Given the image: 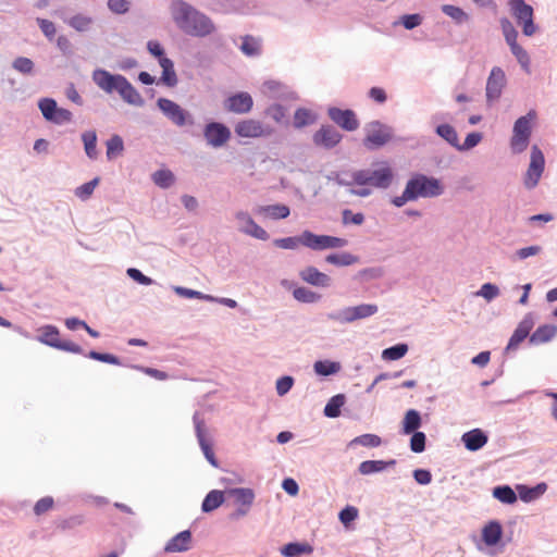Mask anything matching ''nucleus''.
<instances>
[{
	"mask_svg": "<svg viewBox=\"0 0 557 557\" xmlns=\"http://www.w3.org/2000/svg\"><path fill=\"white\" fill-rule=\"evenodd\" d=\"M329 117L341 128L354 132L359 127V120L352 110L332 107L327 110Z\"/></svg>",
	"mask_w": 557,
	"mask_h": 557,
	"instance_id": "12",
	"label": "nucleus"
},
{
	"mask_svg": "<svg viewBox=\"0 0 557 557\" xmlns=\"http://www.w3.org/2000/svg\"><path fill=\"white\" fill-rule=\"evenodd\" d=\"M38 107L47 121H50L58 108L55 100L44 98L39 101Z\"/></svg>",
	"mask_w": 557,
	"mask_h": 557,
	"instance_id": "51",
	"label": "nucleus"
},
{
	"mask_svg": "<svg viewBox=\"0 0 557 557\" xmlns=\"http://www.w3.org/2000/svg\"><path fill=\"white\" fill-rule=\"evenodd\" d=\"M253 107L252 97L245 91L235 94L225 100V109L236 114H246Z\"/></svg>",
	"mask_w": 557,
	"mask_h": 557,
	"instance_id": "16",
	"label": "nucleus"
},
{
	"mask_svg": "<svg viewBox=\"0 0 557 557\" xmlns=\"http://www.w3.org/2000/svg\"><path fill=\"white\" fill-rule=\"evenodd\" d=\"M364 221V216L362 213H352L350 210L346 209L343 211V223L344 224H356L360 225Z\"/></svg>",
	"mask_w": 557,
	"mask_h": 557,
	"instance_id": "64",
	"label": "nucleus"
},
{
	"mask_svg": "<svg viewBox=\"0 0 557 557\" xmlns=\"http://www.w3.org/2000/svg\"><path fill=\"white\" fill-rule=\"evenodd\" d=\"M174 292L182 296V297H186V298H197V299H206V300H209V301H213L215 300L214 297L212 296H209V295H205L198 290H194V289H189V288H185V287H181V286H176L174 287Z\"/></svg>",
	"mask_w": 557,
	"mask_h": 557,
	"instance_id": "52",
	"label": "nucleus"
},
{
	"mask_svg": "<svg viewBox=\"0 0 557 557\" xmlns=\"http://www.w3.org/2000/svg\"><path fill=\"white\" fill-rule=\"evenodd\" d=\"M510 48L511 53L516 57L520 65L529 72L530 57L528 52L518 44L517 40L507 44Z\"/></svg>",
	"mask_w": 557,
	"mask_h": 557,
	"instance_id": "37",
	"label": "nucleus"
},
{
	"mask_svg": "<svg viewBox=\"0 0 557 557\" xmlns=\"http://www.w3.org/2000/svg\"><path fill=\"white\" fill-rule=\"evenodd\" d=\"M408 351V346L406 344H398L386 348L382 352V357L385 360H398L403 358Z\"/></svg>",
	"mask_w": 557,
	"mask_h": 557,
	"instance_id": "47",
	"label": "nucleus"
},
{
	"mask_svg": "<svg viewBox=\"0 0 557 557\" xmlns=\"http://www.w3.org/2000/svg\"><path fill=\"white\" fill-rule=\"evenodd\" d=\"M38 341L48 346L58 348L61 342L60 332L53 325H46L39 330Z\"/></svg>",
	"mask_w": 557,
	"mask_h": 557,
	"instance_id": "26",
	"label": "nucleus"
},
{
	"mask_svg": "<svg viewBox=\"0 0 557 557\" xmlns=\"http://www.w3.org/2000/svg\"><path fill=\"white\" fill-rule=\"evenodd\" d=\"M12 66L22 74H30L34 70V62L29 58L18 57L13 61Z\"/></svg>",
	"mask_w": 557,
	"mask_h": 557,
	"instance_id": "53",
	"label": "nucleus"
},
{
	"mask_svg": "<svg viewBox=\"0 0 557 557\" xmlns=\"http://www.w3.org/2000/svg\"><path fill=\"white\" fill-rule=\"evenodd\" d=\"M236 219L244 223V226L240 230L245 234L262 240L268 239L269 235L267 231L259 226L247 212H237Z\"/></svg>",
	"mask_w": 557,
	"mask_h": 557,
	"instance_id": "18",
	"label": "nucleus"
},
{
	"mask_svg": "<svg viewBox=\"0 0 557 557\" xmlns=\"http://www.w3.org/2000/svg\"><path fill=\"white\" fill-rule=\"evenodd\" d=\"M240 50L248 57L258 55L261 51L260 40L250 35H247L243 37Z\"/></svg>",
	"mask_w": 557,
	"mask_h": 557,
	"instance_id": "35",
	"label": "nucleus"
},
{
	"mask_svg": "<svg viewBox=\"0 0 557 557\" xmlns=\"http://www.w3.org/2000/svg\"><path fill=\"white\" fill-rule=\"evenodd\" d=\"M193 535L189 530H184L170 539L164 546L165 553H183L191 547Z\"/></svg>",
	"mask_w": 557,
	"mask_h": 557,
	"instance_id": "17",
	"label": "nucleus"
},
{
	"mask_svg": "<svg viewBox=\"0 0 557 557\" xmlns=\"http://www.w3.org/2000/svg\"><path fill=\"white\" fill-rule=\"evenodd\" d=\"M506 84V76L500 67H493L486 83V99L488 102L497 100Z\"/></svg>",
	"mask_w": 557,
	"mask_h": 557,
	"instance_id": "14",
	"label": "nucleus"
},
{
	"mask_svg": "<svg viewBox=\"0 0 557 557\" xmlns=\"http://www.w3.org/2000/svg\"><path fill=\"white\" fill-rule=\"evenodd\" d=\"M108 8L116 14H124L129 9L127 0H108Z\"/></svg>",
	"mask_w": 557,
	"mask_h": 557,
	"instance_id": "61",
	"label": "nucleus"
},
{
	"mask_svg": "<svg viewBox=\"0 0 557 557\" xmlns=\"http://www.w3.org/2000/svg\"><path fill=\"white\" fill-rule=\"evenodd\" d=\"M436 133L438 136L444 138L447 143H449L454 147H459V138L456 129L449 124H442L436 127Z\"/></svg>",
	"mask_w": 557,
	"mask_h": 557,
	"instance_id": "39",
	"label": "nucleus"
},
{
	"mask_svg": "<svg viewBox=\"0 0 557 557\" xmlns=\"http://www.w3.org/2000/svg\"><path fill=\"white\" fill-rule=\"evenodd\" d=\"M274 245L282 249H296L299 245H302V234L296 237H285L274 240Z\"/></svg>",
	"mask_w": 557,
	"mask_h": 557,
	"instance_id": "56",
	"label": "nucleus"
},
{
	"mask_svg": "<svg viewBox=\"0 0 557 557\" xmlns=\"http://www.w3.org/2000/svg\"><path fill=\"white\" fill-rule=\"evenodd\" d=\"M228 494L234 497V502L237 506L251 507L255 499V493L251 488H232L228 491Z\"/></svg>",
	"mask_w": 557,
	"mask_h": 557,
	"instance_id": "28",
	"label": "nucleus"
},
{
	"mask_svg": "<svg viewBox=\"0 0 557 557\" xmlns=\"http://www.w3.org/2000/svg\"><path fill=\"white\" fill-rule=\"evenodd\" d=\"M82 139H83V143H84L86 154L90 159H96L97 156H98V151H97V135H96V133L94 131L85 132L82 135Z\"/></svg>",
	"mask_w": 557,
	"mask_h": 557,
	"instance_id": "38",
	"label": "nucleus"
},
{
	"mask_svg": "<svg viewBox=\"0 0 557 557\" xmlns=\"http://www.w3.org/2000/svg\"><path fill=\"white\" fill-rule=\"evenodd\" d=\"M121 77L122 75H112L104 70H96L92 73V79L95 84L107 92H112L115 90Z\"/></svg>",
	"mask_w": 557,
	"mask_h": 557,
	"instance_id": "20",
	"label": "nucleus"
},
{
	"mask_svg": "<svg viewBox=\"0 0 557 557\" xmlns=\"http://www.w3.org/2000/svg\"><path fill=\"white\" fill-rule=\"evenodd\" d=\"M72 121V112L67 109L63 108H57L54 115L50 120V122H53L55 124H63L69 123Z\"/></svg>",
	"mask_w": 557,
	"mask_h": 557,
	"instance_id": "62",
	"label": "nucleus"
},
{
	"mask_svg": "<svg viewBox=\"0 0 557 557\" xmlns=\"http://www.w3.org/2000/svg\"><path fill=\"white\" fill-rule=\"evenodd\" d=\"M302 245L313 250H323L327 248H342L347 245V240L329 235H315L310 231L302 232Z\"/></svg>",
	"mask_w": 557,
	"mask_h": 557,
	"instance_id": "8",
	"label": "nucleus"
},
{
	"mask_svg": "<svg viewBox=\"0 0 557 557\" xmlns=\"http://www.w3.org/2000/svg\"><path fill=\"white\" fill-rule=\"evenodd\" d=\"M377 312V306L372 304H362L355 307H347L338 313L331 314L330 318L342 323H351L356 320L369 318Z\"/></svg>",
	"mask_w": 557,
	"mask_h": 557,
	"instance_id": "9",
	"label": "nucleus"
},
{
	"mask_svg": "<svg viewBox=\"0 0 557 557\" xmlns=\"http://www.w3.org/2000/svg\"><path fill=\"white\" fill-rule=\"evenodd\" d=\"M267 114L276 123H281L286 117V110L281 104H273L267 110Z\"/></svg>",
	"mask_w": 557,
	"mask_h": 557,
	"instance_id": "60",
	"label": "nucleus"
},
{
	"mask_svg": "<svg viewBox=\"0 0 557 557\" xmlns=\"http://www.w3.org/2000/svg\"><path fill=\"white\" fill-rule=\"evenodd\" d=\"M54 500L51 496L40 498L34 506V512L37 516H41L52 509Z\"/></svg>",
	"mask_w": 557,
	"mask_h": 557,
	"instance_id": "58",
	"label": "nucleus"
},
{
	"mask_svg": "<svg viewBox=\"0 0 557 557\" xmlns=\"http://www.w3.org/2000/svg\"><path fill=\"white\" fill-rule=\"evenodd\" d=\"M393 178V169L386 162L376 163L374 169L359 170L352 174L355 184L381 189L387 188L392 184Z\"/></svg>",
	"mask_w": 557,
	"mask_h": 557,
	"instance_id": "2",
	"label": "nucleus"
},
{
	"mask_svg": "<svg viewBox=\"0 0 557 557\" xmlns=\"http://www.w3.org/2000/svg\"><path fill=\"white\" fill-rule=\"evenodd\" d=\"M326 261L329 263L335 264V265H350L355 262H357V258L350 253L344 252V253H333L329 255L326 257Z\"/></svg>",
	"mask_w": 557,
	"mask_h": 557,
	"instance_id": "50",
	"label": "nucleus"
},
{
	"mask_svg": "<svg viewBox=\"0 0 557 557\" xmlns=\"http://www.w3.org/2000/svg\"><path fill=\"white\" fill-rule=\"evenodd\" d=\"M152 180L154 182L156 185L162 187V188H168L170 187L173 183H174V175L171 171L169 170H159L157 172L153 173L152 175Z\"/></svg>",
	"mask_w": 557,
	"mask_h": 557,
	"instance_id": "46",
	"label": "nucleus"
},
{
	"mask_svg": "<svg viewBox=\"0 0 557 557\" xmlns=\"http://www.w3.org/2000/svg\"><path fill=\"white\" fill-rule=\"evenodd\" d=\"M235 133L244 138L265 137L272 134V129L255 119H246L236 123Z\"/></svg>",
	"mask_w": 557,
	"mask_h": 557,
	"instance_id": "10",
	"label": "nucleus"
},
{
	"mask_svg": "<svg viewBox=\"0 0 557 557\" xmlns=\"http://www.w3.org/2000/svg\"><path fill=\"white\" fill-rule=\"evenodd\" d=\"M312 550V546L307 543H288L281 549V553L285 557H296L301 554H311Z\"/></svg>",
	"mask_w": 557,
	"mask_h": 557,
	"instance_id": "33",
	"label": "nucleus"
},
{
	"mask_svg": "<svg viewBox=\"0 0 557 557\" xmlns=\"http://www.w3.org/2000/svg\"><path fill=\"white\" fill-rule=\"evenodd\" d=\"M544 168V154L537 146H533L531 149L530 164L523 177V184L528 189H533L539 184Z\"/></svg>",
	"mask_w": 557,
	"mask_h": 557,
	"instance_id": "7",
	"label": "nucleus"
},
{
	"mask_svg": "<svg viewBox=\"0 0 557 557\" xmlns=\"http://www.w3.org/2000/svg\"><path fill=\"white\" fill-rule=\"evenodd\" d=\"M508 7L517 24L521 26L523 35L533 36L537 32L533 8L524 0H510Z\"/></svg>",
	"mask_w": 557,
	"mask_h": 557,
	"instance_id": "3",
	"label": "nucleus"
},
{
	"mask_svg": "<svg viewBox=\"0 0 557 557\" xmlns=\"http://www.w3.org/2000/svg\"><path fill=\"white\" fill-rule=\"evenodd\" d=\"M159 109L177 126H184L187 122L188 113L176 102L160 98L158 100Z\"/></svg>",
	"mask_w": 557,
	"mask_h": 557,
	"instance_id": "15",
	"label": "nucleus"
},
{
	"mask_svg": "<svg viewBox=\"0 0 557 557\" xmlns=\"http://www.w3.org/2000/svg\"><path fill=\"white\" fill-rule=\"evenodd\" d=\"M341 369L339 363L332 361H317L314 363V371L320 375H331L338 372Z\"/></svg>",
	"mask_w": 557,
	"mask_h": 557,
	"instance_id": "49",
	"label": "nucleus"
},
{
	"mask_svg": "<svg viewBox=\"0 0 557 557\" xmlns=\"http://www.w3.org/2000/svg\"><path fill=\"white\" fill-rule=\"evenodd\" d=\"M478 295L490 301L499 295V288L492 283H485L481 286Z\"/></svg>",
	"mask_w": 557,
	"mask_h": 557,
	"instance_id": "59",
	"label": "nucleus"
},
{
	"mask_svg": "<svg viewBox=\"0 0 557 557\" xmlns=\"http://www.w3.org/2000/svg\"><path fill=\"white\" fill-rule=\"evenodd\" d=\"M224 502V494L221 491L213 490L205 497L201 509L205 512H210L222 505Z\"/></svg>",
	"mask_w": 557,
	"mask_h": 557,
	"instance_id": "32",
	"label": "nucleus"
},
{
	"mask_svg": "<svg viewBox=\"0 0 557 557\" xmlns=\"http://www.w3.org/2000/svg\"><path fill=\"white\" fill-rule=\"evenodd\" d=\"M499 23L507 44L518 39V32L507 17H502Z\"/></svg>",
	"mask_w": 557,
	"mask_h": 557,
	"instance_id": "48",
	"label": "nucleus"
},
{
	"mask_svg": "<svg viewBox=\"0 0 557 557\" xmlns=\"http://www.w3.org/2000/svg\"><path fill=\"white\" fill-rule=\"evenodd\" d=\"M171 11L176 25L188 35L203 37L214 30V25L207 15L183 1H173Z\"/></svg>",
	"mask_w": 557,
	"mask_h": 557,
	"instance_id": "1",
	"label": "nucleus"
},
{
	"mask_svg": "<svg viewBox=\"0 0 557 557\" xmlns=\"http://www.w3.org/2000/svg\"><path fill=\"white\" fill-rule=\"evenodd\" d=\"M293 296L296 300L306 304H312L320 299V295L306 287L295 288L293 292Z\"/></svg>",
	"mask_w": 557,
	"mask_h": 557,
	"instance_id": "45",
	"label": "nucleus"
},
{
	"mask_svg": "<svg viewBox=\"0 0 557 557\" xmlns=\"http://www.w3.org/2000/svg\"><path fill=\"white\" fill-rule=\"evenodd\" d=\"M345 404V396L342 394L333 396L324 407V414L329 418H336L341 414V408Z\"/></svg>",
	"mask_w": 557,
	"mask_h": 557,
	"instance_id": "36",
	"label": "nucleus"
},
{
	"mask_svg": "<svg viewBox=\"0 0 557 557\" xmlns=\"http://www.w3.org/2000/svg\"><path fill=\"white\" fill-rule=\"evenodd\" d=\"M299 276L304 282L313 286L326 287L331 283V278L314 267H307L302 269L299 272Z\"/></svg>",
	"mask_w": 557,
	"mask_h": 557,
	"instance_id": "19",
	"label": "nucleus"
},
{
	"mask_svg": "<svg viewBox=\"0 0 557 557\" xmlns=\"http://www.w3.org/2000/svg\"><path fill=\"white\" fill-rule=\"evenodd\" d=\"M315 146L331 149L342 140L341 133L332 125H323L312 137Z\"/></svg>",
	"mask_w": 557,
	"mask_h": 557,
	"instance_id": "13",
	"label": "nucleus"
},
{
	"mask_svg": "<svg viewBox=\"0 0 557 557\" xmlns=\"http://www.w3.org/2000/svg\"><path fill=\"white\" fill-rule=\"evenodd\" d=\"M315 121H317L315 114L306 108L297 109L294 114V126L296 128H301L304 126L311 125Z\"/></svg>",
	"mask_w": 557,
	"mask_h": 557,
	"instance_id": "34",
	"label": "nucleus"
},
{
	"mask_svg": "<svg viewBox=\"0 0 557 557\" xmlns=\"http://www.w3.org/2000/svg\"><path fill=\"white\" fill-rule=\"evenodd\" d=\"M37 23L47 38L52 39L55 36L57 29L51 21L46 18H37Z\"/></svg>",
	"mask_w": 557,
	"mask_h": 557,
	"instance_id": "63",
	"label": "nucleus"
},
{
	"mask_svg": "<svg viewBox=\"0 0 557 557\" xmlns=\"http://www.w3.org/2000/svg\"><path fill=\"white\" fill-rule=\"evenodd\" d=\"M410 438V449L413 453H422L425 449V434L423 432H413Z\"/></svg>",
	"mask_w": 557,
	"mask_h": 557,
	"instance_id": "57",
	"label": "nucleus"
},
{
	"mask_svg": "<svg viewBox=\"0 0 557 557\" xmlns=\"http://www.w3.org/2000/svg\"><path fill=\"white\" fill-rule=\"evenodd\" d=\"M203 136L208 145L219 148L224 146L231 138V131L222 123L211 122L206 125Z\"/></svg>",
	"mask_w": 557,
	"mask_h": 557,
	"instance_id": "11",
	"label": "nucleus"
},
{
	"mask_svg": "<svg viewBox=\"0 0 557 557\" xmlns=\"http://www.w3.org/2000/svg\"><path fill=\"white\" fill-rule=\"evenodd\" d=\"M258 213L264 214L265 216L277 220V219L287 218L289 215L290 211H289V208L285 205H271V206L260 207L258 209Z\"/></svg>",
	"mask_w": 557,
	"mask_h": 557,
	"instance_id": "30",
	"label": "nucleus"
},
{
	"mask_svg": "<svg viewBox=\"0 0 557 557\" xmlns=\"http://www.w3.org/2000/svg\"><path fill=\"white\" fill-rule=\"evenodd\" d=\"M503 535V529L499 522L491 521L482 530L483 542L487 546L496 545Z\"/></svg>",
	"mask_w": 557,
	"mask_h": 557,
	"instance_id": "25",
	"label": "nucleus"
},
{
	"mask_svg": "<svg viewBox=\"0 0 557 557\" xmlns=\"http://www.w3.org/2000/svg\"><path fill=\"white\" fill-rule=\"evenodd\" d=\"M534 119L535 113L529 112L527 115L521 116L516 121L513 125V135L510 140V147L515 153H521L527 149Z\"/></svg>",
	"mask_w": 557,
	"mask_h": 557,
	"instance_id": "5",
	"label": "nucleus"
},
{
	"mask_svg": "<svg viewBox=\"0 0 557 557\" xmlns=\"http://www.w3.org/2000/svg\"><path fill=\"white\" fill-rule=\"evenodd\" d=\"M124 150L123 140L119 135H113L107 141V158L109 160L114 159L116 156L121 154Z\"/></svg>",
	"mask_w": 557,
	"mask_h": 557,
	"instance_id": "41",
	"label": "nucleus"
},
{
	"mask_svg": "<svg viewBox=\"0 0 557 557\" xmlns=\"http://www.w3.org/2000/svg\"><path fill=\"white\" fill-rule=\"evenodd\" d=\"M98 183H99V178L96 177L92 181L83 184L82 186H79L75 189V195L83 200L88 199L91 196V194L94 193Z\"/></svg>",
	"mask_w": 557,
	"mask_h": 557,
	"instance_id": "54",
	"label": "nucleus"
},
{
	"mask_svg": "<svg viewBox=\"0 0 557 557\" xmlns=\"http://www.w3.org/2000/svg\"><path fill=\"white\" fill-rule=\"evenodd\" d=\"M461 440L466 448L471 451L482 448L487 443V436L480 429L465 433Z\"/></svg>",
	"mask_w": 557,
	"mask_h": 557,
	"instance_id": "23",
	"label": "nucleus"
},
{
	"mask_svg": "<svg viewBox=\"0 0 557 557\" xmlns=\"http://www.w3.org/2000/svg\"><path fill=\"white\" fill-rule=\"evenodd\" d=\"M420 425H421L420 413L414 409L408 410L403 420V433L411 434L413 432H417V430L420 428Z\"/></svg>",
	"mask_w": 557,
	"mask_h": 557,
	"instance_id": "29",
	"label": "nucleus"
},
{
	"mask_svg": "<svg viewBox=\"0 0 557 557\" xmlns=\"http://www.w3.org/2000/svg\"><path fill=\"white\" fill-rule=\"evenodd\" d=\"M557 334V326L553 324H545L539 326L530 336V343L540 345L549 342Z\"/></svg>",
	"mask_w": 557,
	"mask_h": 557,
	"instance_id": "24",
	"label": "nucleus"
},
{
	"mask_svg": "<svg viewBox=\"0 0 557 557\" xmlns=\"http://www.w3.org/2000/svg\"><path fill=\"white\" fill-rule=\"evenodd\" d=\"M67 24L77 32H86L92 24V18L84 14H76L67 21Z\"/></svg>",
	"mask_w": 557,
	"mask_h": 557,
	"instance_id": "42",
	"label": "nucleus"
},
{
	"mask_svg": "<svg viewBox=\"0 0 557 557\" xmlns=\"http://www.w3.org/2000/svg\"><path fill=\"white\" fill-rule=\"evenodd\" d=\"M493 496L504 504H513L517 495L509 486H497L493 490Z\"/></svg>",
	"mask_w": 557,
	"mask_h": 557,
	"instance_id": "40",
	"label": "nucleus"
},
{
	"mask_svg": "<svg viewBox=\"0 0 557 557\" xmlns=\"http://www.w3.org/2000/svg\"><path fill=\"white\" fill-rule=\"evenodd\" d=\"M351 444H359L366 447H377L381 445V438L375 434H363L355 437Z\"/></svg>",
	"mask_w": 557,
	"mask_h": 557,
	"instance_id": "55",
	"label": "nucleus"
},
{
	"mask_svg": "<svg viewBox=\"0 0 557 557\" xmlns=\"http://www.w3.org/2000/svg\"><path fill=\"white\" fill-rule=\"evenodd\" d=\"M160 66L162 67L161 82L169 87L175 86L177 84V76L173 62L170 59H162L160 60Z\"/></svg>",
	"mask_w": 557,
	"mask_h": 557,
	"instance_id": "31",
	"label": "nucleus"
},
{
	"mask_svg": "<svg viewBox=\"0 0 557 557\" xmlns=\"http://www.w3.org/2000/svg\"><path fill=\"white\" fill-rule=\"evenodd\" d=\"M115 90L121 95V97L128 103L132 104H141L143 98L139 92L132 86V84L122 76Z\"/></svg>",
	"mask_w": 557,
	"mask_h": 557,
	"instance_id": "22",
	"label": "nucleus"
},
{
	"mask_svg": "<svg viewBox=\"0 0 557 557\" xmlns=\"http://www.w3.org/2000/svg\"><path fill=\"white\" fill-rule=\"evenodd\" d=\"M413 199L436 197L443 193V187L438 180L417 174L407 182Z\"/></svg>",
	"mask_w": 557,
	"mask_h": 557,
	"instance_id": "4",
	"label": "nucleus"
},
{
	"mask_svg": "<svg viewBox=\"0 0 557 557\" xmlns=\"http://www.w3.org/2000/svg\"><path fill=\"white\" fill-rule=\"evenodd\" d=\"M442 11L458 24L467 22L469 18L468 14L461 8L451 4H444Z\"/></svg>",
	"mask_w": 557,
	"mask_h": 557,
	"instance_id": "44",
	"label": "nucleus"
},
{
	"mask_svg": "<svg viewBox=\"0 0 557 557\" xmlns=\"http://www.w3.org/2000/svg\"><path fill=\"white\" fill-rule=\"evenodd\" d=\"M195 424H196L197 438H198L199 445H200L203 454L206 455V454L211 453L213 449H212V446H211L210 442L208 441V438H207V436L205 434L203 421L198 420L195 417Z\"/></svg>",
	"mask_w": 557,
	"mask_h": 557,
	"instance_id": "43",
	"label": "nucleus"
},
{
	"mask_svg": "<svg viewBox=\"0 0 557 557\" xmlns=\"http://www.w3.org/2000/svg\"><path fill=\"white\" fill-rule=\"evenodd\" d=\"M366 137L363 145L369 149H375L384 146L392 139V129L387 125L373 121L366 125Z\"/></svg>",
	"mask_w": 557,
	"mask_h": 557,
	"instance_id": "6",
	"label": "nucleus"
},
{
	"mask_svg": "<svg viewBox=\"0 0 557 557\" xmlns=\"http://www.w3.org/2000/svg\"><path fill=\"white\" fill-rule=\"evenodd\" d=\"M396 465L395 459H391L388 461L384 460H367L362 461L359 465V472L363 475H368L374 472L383 471L384 469L388 467H393Z\"/></svg>",
	"mask_w": 557,
	"mask_h": 557,
	"instance_id": "27",
	"label": "nucleus"
},
{
	"mask_svg": "<svg viewBox=\"0 0 557 557\" xmlns=\"http://www.w3.org/2000/svg\"><path fill=\"white\" fill-rule=\"evenodd\" d=\"M533 327V322L531 319H523L515 330L513 334L511 335L508 345L506 347V350H516L519 345L529 336L530 331Z\"/></svg>",
	"mask_w": 557,
	"mask_h": 557,
	"instance_id": "21",
	"label": "nucleus"
}]
</instances>
